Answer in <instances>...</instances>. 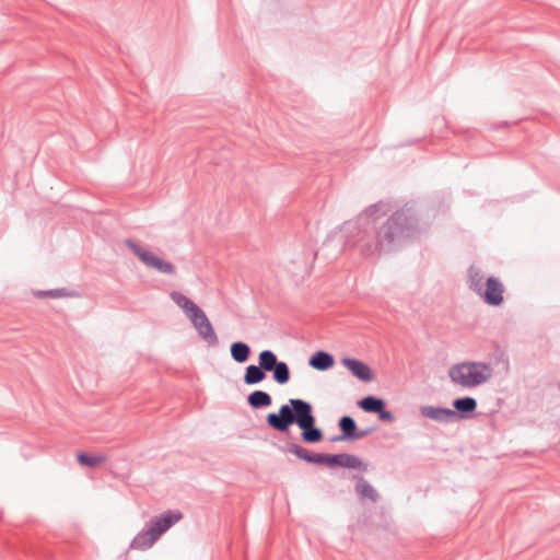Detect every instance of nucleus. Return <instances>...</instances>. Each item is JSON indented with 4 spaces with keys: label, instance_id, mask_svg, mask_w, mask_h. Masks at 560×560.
<instances>
[{
    "label": "nucleus",
    "instance_id": "1",
    "mask_svg": "<svg viewBox=\"0 0 560 560\" xmlns=\"http://www.w3.org/2000/svg\"><path fill=\"white\" fill-rule=\"evenodd\" d=\"M389 211L387 203L380 201L368 207L353 222L345 224L346 244L358 247L363 256L390 252L396 243L417 236L421 229L413 203H406L381 225L378 220Z\"/></svg>",
    "mask_w": 560,
    "mask_h": 560
},
{
    "label": "nucleus",
    "instance_id": "2",
    "mask_svg": "<svg viewBox=\"0 0 560 560\" xmlns=\"http://www.w3.org/2000/svg\"><path fill=\"white\" fill-rule=\"evenodd\" d=\"M266 422L268 427L281 433H288L290 427L296 424L301 430L302 441L307 444L318 443L324 438L323 430L316 427V417L311 402L301 398H290L277 413H268Z\"/></svg>",
    "mask_w": 560,
    "mask_h": 560
},
{
    "label": "nucleus",
    "instance_id": "3",
    "mask_svg": "<svg viewBox=\"0 0 560 560\" xmlns=\"http://www.w3.org/2000/svg\"><path fill=\"white\" fill-rule=\"evenodd\" d=\"M171 299L183 310L198 336L206 341L208 346H218L219 338L206 313L195 302L178 291H173Z\"/></svg>",
    "mask_w": 560,
    "mask_h": 560
},
{
    "label": "nucleus",
    "instance_id": "4",
    "mask_svg": "<svg viewBox=\"0 0 560 560\" xmlns=\"http://www.w3.org/2000/svg\"><path fill=\"white\" fill-rule=\"evenodd\" d=\"M492 373L491 365L481 361L460 362L448 369L450 380L464 388L477 387L488 382Z\"/></svg>",
    "mask_w": 560,
    "mask_h": 560
},
{
    "label": "nucleus",
    "instance_id": "5",
    "mask_svg": "<svg viewBox=\"0 0 560 560\" xmlns=\"http://www.w3.org/2000/svg\"><path fill=\"white\" fill-rule=\"evenodd\" d=\"M125 244L133 253V255L137 256L139 258V260L141 262H143L145 266L153 268L161 273H165V275L174 273L175 267L173 264L155 256L153 253L141 247L139 244H137L131 238L126 240Z\"/></svg>",
    "mask_w": 560,
    "mask_h": 560
},
{
    "label": "nucleus",
    "instance_id": "6",
    "mask_svg": "<svg viewBox=\"0 0 560 560\" xmlns=\"http://www.w3.org/2000/svg\"><path fill=\"white\" fill-rule=\"evenodd\" d=\"M318 465H326L328 467H345L350 469H359L365 471L368 465L357 455L340 453V454H319Z\"/></svg>",
    "mask_w": 560,
    "mask_h": 560
},
{
    "label": "nucleus",
    "instance_id": "7",
    "mask_svg": "<svg viewBox=\"0 0 560 560\" xmlns=\"http://www.w3.org/2000/svg\"><path fill=\"white\" fill-rule=\"evenodd\" d=\"M266 353H268L267 372L272 373V378L277 384H287L291 377V372L287 362L279 361L276 353L271 350H266Z\"/></svg>",
    "mask_w": 560,
    "mask_h": 560
},
{
    "label": "nucleus",
    "instance_id": "8",
    "mask_svg": "<svg viewBox=\"0 0 560 560\" xmlns=\"http://www.w3.org/2000/svg\"><path fill=\"white\" fill-rule=\"evenodd\" d=\"M183 518V513L177 510H167L159 516L152 517L148 524L153 528L154 533L161 537L172 526Z\"/></svg>",
    "mask_w": 560,
    "mask_h": 560
},
{
    "label": "nucleus",
    "instance_id": "9",
    "mask_svg": "<svg viewBox=\"0 0 560 560\" xmlns=\"http://www.w3.org/2000/svg\"><path fill=\"white\" fill-rule=\"evenodd\" d=\"M504 287L495 277H489L486 281V288L479 294L491 306H499L503 302Z\"/></svg>",
    "mask_w": 560,
    "mask_h": 560
},
{
    "label": "nucleus",
    "instance_id": "10",
    "mask_svg": "<svg viewBox=\"0 0 560 560\" xmlns=\"http://www.w3.org/2000/svg\"><path fill=\"white\" fill-rule=\"evenodd\" d=\"M268 353L266 350L258 354V365L250 364L246 366L244 374V383L246 385H255L266 378Z\"/></svg>",
    "mask_w": 560,
    "mask_h": 560
},
{
    "label": "nucleus",
    "instance_id": "11",
    "mask_svg": "<svg viewBox=\"0 0 560 560\" xmlns=\"http://www.w3.org/2000/svg\"><path fill=\"white\" fill-rule=\"evenodd\" d=\"M343 366H346L353 376L358 380L370 383L374 380L373 370L363 361L352 358H343L341 360Z\"/></svg>",
    "mask_w": 560,
    "mask_h": 560
},
{
    "label": "nucleus",
    "instance_id": "12",
    "mask_svg": "<svg viewBox=\"0 0 560 560\" xmlns=\"http://www.w3.org/2000/svg\"><path fill=\"white\" fill-rule=\"evenodd\" d=\"M419 410L422 417L440 423H450L456 420V413L450 408L421 406Z\"/></svg>",
    "mask_w": 560,
    "mask_h": 560
},
{
    "label": "nucleus",
    "instance_id": "13",
    "mask_svg": "<svg viewBox=\"0 0 560 560\" xmlns=\"http://www.w3.org/2000/svg\"><path fill=\"white\" fill-rule=\"evenodd\" d=\"M160 537L154 533L153 528L147 523L144 528L140 530L131 540L130 548L137 550H147L151 548Z\"/></svg>",
    "mask_w": 560,
    "mask_h": 560
},
{
    "label": "nucleus",
    "instance_id": "14",
    "mask_svg": "<svg viewBox=\"0 0 560 560\" xmlns=\"http://www.w3.org/2000/svg\"><path fill=\"white\" fill-rule=\"evenodd\" d=\"M453 407L456 419H470L477 409V400L472 397L456 398L453 401Z\"/></svg>",
    "mask_w": 560,
    "mask_h": 560
},
{
    "label": "nucleus",
    "instance_id": "15",
    "mask_svg": "<svg viewBox=\"0 0 560 560\" xmlns=\"http://www.w3.org/2000/svg\"><path fill=\"white\" fill-rule=\"evenodd\" d=\"M340 435L331 438V442L355 441L357 422L351 416H342L338 421Z\"/></svg>",
    "mask_w": 560,
    "mask_h": 560
},
{
    "label": "nucleus",
    "instance_id": "16",
    "mask_svg": "<svg viewBox=\"0 0 560 560\" xmlns=\"http://www.w3.org/2000/svg\"><path fill=\"white\" fill-rule=\"evenodd\" d=\"M353 479L357 481L354 490L360 500L369 499L373 503L378 500L377 491L363 476L357 475Z\"/></svg>",
    "mask_w": 560,
    "mask_h": 560
},
{
    "label": "nucleus",
    "instance_id": "17",
    "mask_svg": "<svg viewBox=\"0 0 560 560\" xmlns=\"http://www.w3.org/2000/svg\"><path fill=\"white\" fill-rule=\"evenodd\" d=\"M308 364L317 371H327L334 366L335 359L332 354L318 350L310 358Z\"/></svg>",
    "mask_w": 560,
    "mask_h": 560
},
{
    "label": "nucleus",
    "instance_id": "18",
    "mask_svg": "<svg viewBox=\"0 0 560 560\" xmlns=\"http://www.w3.org/2000/svg\"><path fill=\"white\" fill-rule=\"evenodd\" d=\"M247 404L253 409L267 408V407L271 406L272 398H271L270 394H268L267 392L257 389V390L252 392L247 396Z\"/></svg>",
    "mask_w": 560,
    "mask_h": 560
},
{
    "label": "nucleus",
    "instance_id": "19",
    "mask_svg": "<svg viewBox=\"0 0 560 560\" xmlns=\"http://www.w3.org/2000/svg\"><path fill=\"white\" fill-rule=\"evenodd\" d=\"M358 407L369 413H376L381 407H386V402L383 398L368 395L358 401Z\"/></svg>",
    "mask_w": 560,
    "mask_h": 560
},
{
    "label": "nucleus",
    "instance_id": "20",
    "mask_svg": "<svg viewBox=\"0 0 560 560\" xmlns=\"http://www.w3.org/2000/svg\"><path fill=\"white\" fill-rule=\"evenodd\" d=\"M232 359L237 363H244L250 354V347L243 341H235L230 348Z\"/></svg>",
    "mask_w": 560,
    "mask_h": 560
},
{
    "label": "nucleus",
    "instance_id": "21",
    "mask_svg": "<svg viewBox=\"0 0 560 560\" xmlns=\"http://www.w3.org/2000/svg\"><path fill=\"white\" fill-rule=\"evenodd\" d=\"M287 451L289 453L295 455L300 459L305 460L306 463L318 464L319 454H312L308 452L307 448H304L299 444H294V443L288 444Z\"/></svg>",
    "mask_w": 560,
    "mask_h": 560
},
{
    "label": "nucleus",
    "instance_id": "22",
    "mask_svg": "<svg viewBox=\"0 0 560 560\" xmlns=\"http://www.w3.org/2000/svg\"><path fill=\"white\" fill-rule=\"evenodd\" d=\"M468 277L469 289L479 295L482 292V289L485 288L482 272L480 271L479 268L471 266L468 270Z\"/></svg>",
    "mask_w": 560,
    "mask_h": 560
},
{
    "label": "nucleus",
    "instance_id": "23",
    "mask_svg": "<svg viewBox=\"0 0 560 560\" xmlns=\"http://www.w3.org/2000/svg\"><path fill=\"white\" fill-rule=\"evenodd\" d=\"M78 462L88 467H95L106 460L104 455H89L86 453H79L77 456Z\"/></svg>",
    "mask_w": 560,
    "mask_h": 560
},
{
    "label": "nucleus",
    "instance_id": "24",
    "mask_svg": "<svg viewBox=\"0 0 560 560\" xmlns=\"http://www.w3.org/2000/svg\"><path fill=\"white\" fill-rule=\"evenodd\" d=\"M36 295L39 298H52V299L69 296L66 289H54V290L38 291Z\"/></svg>",
    "mask_w": 560,
    "mask_h": 560
},
{
    "label": "nucleus",
    "instance_id": "25",
    "mask_svg": "<svg viewBox=\"0 0 560 560\" xmlns=\"http://www.w3.org/2000/svg\"><path fill=\"white\" fill-rule=\"evenodd\" d=\"M377 418L378 420L381 421H384V422H394L395 421V416L393 415L392 411L387 410L386 407H381L377 412Z\"/></svg>",
    "mask_w": 560,
    "mask_h": 560
},
{
    "label": "nucleus",
    "instance_id": "26",
    "mask_svg": "<svg viewBox=\"0 0 560 560\" xmlns=\"http://www.w3.org/2000/svg\"><path fill=\"white\" fill-rule=\"evenodd\" d=\"M372 432V429H364V430H360V431H355L354 435H355V440H361V439H364L365 436H368L370 433Z\"/></svg>",
    "mask_w": 560,
    "mask_h": 560
}]
</instances>
